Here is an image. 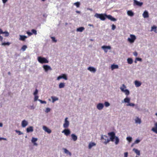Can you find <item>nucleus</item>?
Returning a JSON list of instances; mask_svg holds the SVG:
<instances>
[{
  "mask_svg": "<svg viewBox=\"0 0 157 157\" xmlns=\"http://www.w3.org/2000/svg\"><path fill=\"white\" fill-rule=\"evenodd\" d=\"M34 101H36L38 100V96L37 95H34Z\"/></svg>",
  "mask_w": 157,
  "mask_h": 157,
  "instance_id": "45",
  "label": "nucleus"
},
{
  "mask_svg": "<svg viewBox=\"0 0 157 157\" xmlns=\"http://www.w3.org/2000/svg\"><path fill=\"white\" fill-rule=\"evenodd\" d=\"M4 34H5L4 36L5 37H8L9 36V34L7 31H5L4 32Z\"/></svg>",
  "mask_w": 157,
  "mask_h": 157,
  "instance_id": "39",
  "label": "nucleus"
},
{
  "mask_svg": "<svg viewBox=\"0 0 157 157\" xmlns=\"http://www.w3.org/2000/svg\"><path fill=\"white\" fill-rule=\"evenodd\" d=\"M43 68L46 72L48 70H52V68L50 66L48 65H44L43 66Z\"/></svg>",
  "mask_w": 157,
  "mask_h": 157,
  "instance_id": "11",
  "label": "nucleus"
},
{
  "mask_svg": "<svg viewBox=\"0 0 157 157\" xmlns=\"http://www.w3.org/2000/svg\"><path fill=\"white\" fill-rule=\"evenodd\" d=\"M62 133H64L65 135L68 136L70 134L71 132L69 129H65L62 132Z\"/></svg>",
  "mask_w": 157,
  "mask_h": 157,
  "instance_id": "10",
  "label": "nucleus"
},
{
  "mask_svg": "<svg viewBox=\"0 0 157 157\" xmlns=\"http://www.w3.org/2000/svg\"><path fill=\"white\" fill-rule=\"evenodd\" d=\"M71 137L72 139L74 141H75L77 139V137L76 135L74 134H72L71 135Z\"/></svg>",
  "mask_w": 157,
  "mask_h": 157,
  "instance_id": "20",
  "label": "nucleus"
},
{
  "mask_svg": "<svg viewBox=\"0 0 157 157\" xmlns=\"http://www.w3.org/2000/svg\"><path fill=\"white\" fill-rule=\"evenodd\" d=\"M133 151H134L138 155H140V151L138 150L137 149H136L135 148H133Z\"/></svg>",
  "mask_w": 157,
  "mask_h": 157,
  "instance_id": "25",
  "label": "nucleus"
},
{
  "mask_svg": "<svg viewBox=\"0 0 157 157\" xmlns=\"http://www.w3.org/2000/svg\"><path fill=\"white\" fill-rule=\"evenodd\" d=\"M37 60L38 62L41 63H48V61L44 57L41 56L38 57Z\"/></svg>",
  "mask_w": 157,
  "mask_h": 157,
  "instance_id": "2",
  "label": "nucleus"
},
{
  "mask_svg": "<svg viewBox=\"0 0 157 157\" xmlns=\"http://www.w3.org/2000/svg\"><path fill=\"white\" fill-rule=\"evenodd\" d=\"M124 102L125 103H129L130 101V98H126L124 99Z\"/></svg>",
  "mask_w": 157,
  "mask_h": 157,
  "instance_id": "30",
  "label": "nucleus"
},
{
  "mask_svg": "<svg viewBox=\"0 0 157 157\" xmlns=\"http://www.w3.org/2000/svg\"><path fill=\"white\" fill-rule=\"evenodd\" d=\"M27 48V46L25 45H24L22 46L21 48V49L23 51H25L26 49Z\"/></svg>",
  "mask_w": 157,
  "mask_h": 157,
  "instance_id": "38",
  "label": "nucleus"
},
{
  "mask_svg": "<svg viewBox=\"0 0 157 157\" xmlns=\"http://www.w3.org/2000/svg\"><path fill=\"white\" fill-rule=\"evenodd\" d=\"M143 16L144 18L148 17L149 15L148 12L147 11H145L143 14Z\"/></svg>",
  "mask_w": 157,
  "mask_h": 157,
  "instance_id": "19",
  "label": "nucleus"
},
{
  "mask_svg": "<svg viewBox=\"0 0 157 157\" xmlns=\"http://www.w3.org/2000/svg\"><path fill=\"white\" fill-rule=\"evenodd\" d=\"M74 5L76 6L78 8L80 6V3L79 2H77L74 3Z\"/></svg>",
  "mask_w": 157,
  "mask_h": 157,
  "instance_id": "36",
  "label": "nucleus"
},
{
  "mask_svg": "<svg viewBox=\"0 0 157 157\" xmlns=\"http://www.w3.org/2000/svg\"><path fill=\"white\" fill-rule=\"evenodd\" d=\"M129 104H128L127 105V106H135V104L133 103H128Z\"/></svg>",
  "mask_w": 157,
  "mask_h": 157,
  "instance_id": "46",
  "label": "nucleus"
},
{
  "mask_svg": "<svg viewBox=\"0 0 157 157\" xmlns=\"http://www.w3.org/2000/svg\"><path fill=\"white\" fill-rule=\"evenodd\" d=\"M96 144L94 142H91L90 143L89 145V149L91 148L93 146H95Z\"/></svg>",
  "mask_w": 157,
  "mask_h": 157,
  "instance_id": "27",
  "label": "nucleus"
},
{
  "mask_svg": "<svg viewBox=\"0 0 157 157\" xmlns=\"http://www.w3.org/2000/svg\"><path fill=\"white\" fill-rule=\"evenodd\" d=\"M43 129L45 132H47L48 133H50L52 132L51 130L46 126H43Z\"/></svg>",
  "mask_w": 157,
  "mask_h": 157,
  "instance_id": "13",
  "label": "nucleus"
},
{
  "mask_svg": "<svg viewBox=\"0 0 157 157\" xmlns=\"http://www.w3.org/2000/svg\"><path fill=\"white\" fill-rule=\"evenodd\" d=\"M112 30H114L116 28V26H115V25H114L113 24L112 25Z\"/></svg>",
  "mask_w": 157,
  "mask_h": 157,
  "instance_id": "49",
  "label": "nucleus"
},
{
  "mask_svg": "<svg viewBox=\"0 0 157 157\" xmlns=\"http://www.w3.org/2000/svg\"><path fill=\"white\" fill-rule=\"evenodd\" d=\"M33 143V145H34L37 146V144L36 143V142H34V143Z\"/></svg>",
  "mask_w": 157,
  "mask_h": 157,
  "instance_id": "60",
  "label": "nucleus"
},
{
  "mask_svg": "<svg viewBox=\"0 0 157 157\" xmlns=\"http://www.w3.org/2000/svg\"><path fill=\"white\" fill-rule=\"evenodd\" d=\"M104 107V105L103 104L101 103H98L97 106V108L99 110H101Z\"/></svg>",
  "mask_w": 157,
  "mask_h": 157,
  "instance_id": "12",
  "label": "nucleus"
},
{
  "mask_svg": "<svg viewBox=\"0 0 157 157\" xmlns=\"http://www.w3.org/2000/svg\"><path fill=\"white\" fill-rule=\"evenodd\" d=\"M135 84L136 87H138L140 86L141 83L140 82L137 81H135Z\"/></svg>",
  "mask_w": 157,
  "mask_h": 157,
  "instance_id": "23",
  "label": "nucleus"
},
{
  "mask_svg": "<svg viewBox=\"0 0 157 157\" xmlns=\"http://www.w3.org/2000/svg\"><path fill=\"white\" fill-rule=\"evenodd\" d=\"M51 98L52 99V102H54L55 101H57L58 100V98L55 97H52Z\"/></svg>",
  "mask_w": 157,
  "mask_h": 157,
  "instance_id": "35",
  "label": "nucleus"
},
{
  "mask_svg": "<svg viewBox=\"0 0 157 157\" xmlns=\"http://www.w3.org/2000/svg\"><path fill=\"white\" fill-rule=\"evenodd\" d=\"M33 128L32 126H30L26 129V131L27 132H32L33 131Z\"/></svg>",
  "mask_w": 157,
  "mask_h": 157,
  "instance_id": "18",
  "label": "nucleus"
},
{
  "mask_svg": "<svg viewBox=\"0 0 157 157\" xmlns=\"http://www.w3.org/2000/svg\"><path fill=\"white\" fill-rule=\"evenodd\" d=\"M101 48L104 50L105 52H108V49H111V47L109 46H106L104 45L102 46Z\"/></svg>",
  "mask_w": 157,
  "mask_h": 157,
  "instance_id": "9",
  "label": "nucleus"
},
{
  "mask_svg": "<svg viewBox=\"0 0 157 157\" xmlns=\"http://www.w3.org/2000/svg\"><path fill=\"white\" fill-rule=\"evenodd\" d=\"M2 34H4V32L1 29H0V35Z\"/></svg>",
  "mask_w": 157,
  "mask_h": 157,
  "instance_id": "56",
  "label": "nucleus"
},
{
  "mask_svg": "<svg viewBox=\"0 0 157 157\" xmlns=\"http://www.w3.org/2000/svg\"><path fill=\"white\" fill-rule=\"evenodd\" d=\"M31 31L32 32V33L33 34H34L35 35L37 34V32L36 30L34 29H33Z\"/></svg>",
  "mask_w": 157,
  "mask_h": 157,
  "instance_id": "41",
  "label": "nucleus"
},
{
  "mask_svg": "<svg viewBox=\"0 0 157 157\" xmlns=\"http://www.w3.org/2000/svg\"><path fill=\"white\" fill-rule=\"evenodd\" d=\"M64 152L65 153H66L67 154H68L70 156H71V153L70 152H69L67 150L66 148L64 149Z\"/></svg>",
  "mask_w": 157,
  "mask_h": 157,
  "instance_id": "34",
  "label": "nucleus"
},
{
  "mask_svg": "<svg viewBox=\"0 0 157 157\" xmlns=\"http://www.w3.org/2000/svg\"><path fill=\"white\" fill-rule=\"evenodd\" d=\"M128 63L129 64H132L133 63V60L132 58H128L127 59Z\"/></svg>",
  "mask_w": 157,
  "mask_h": 157,
  "instance_id": "29",
  "label": "nucleus"
},
{
  "mask_svg": "<svg viewBox=\"0 0 157 157\" xmlns=\"http://www.w3.org/2000/svg\"><path fill=\"white\" fill-rule=\"evenodd\" d=\"M3 40V37L0 36V41H2Z\"/></svg>",
  "mask_w": 157,
  "mask_h": 157,
  "instance_id": "59",
  "label": "nucleus"
},
{
  "mask_svg": "<svg viewBox=\"0 0 157 157\" xmlns=\"http://www.w3.org/2000/svg\"><path fill=\"white\" fill-rule=\"evenodd\" d=\"M88 70L93 73H95L96 71V69L95 68L91 67H88Z\"/></svg>",
  "mask_w": 157,
  "mask_h": 157,
  "instance_id": "17",
  "label": "nucleus"
},
{
  "mask_svg": "<svg viewBox=\"0 0 157 157\" xmlns=\"http://www.w3.org/2000/svg\"><path fill=\"white\" fill-rule=\"evenodd\" d=\"M61 78H63L65 80H67V75L65 74H62L61 75L57 77V79L59 80Z\"/></svg>",
  "mask_w": 157,
  "mask_h": 157,
  "instance_id": "7",
  "label": "nucleus"
},
{
  "mask_svg": "<svg viewBox=\"0 0 157 157\" xmlns=\"http://www.w3.org/2000/svg\"><path fill=\"white\" fill-rule=\"evenodd\" d=\"M27 34L29 36H31L33 34V33L29 32H27Z\"/></svg>",
  "mask_w": 157,
  "mask_h": 157,
  "instance_id": "51",
  "label": "nucleus"
},
{
  "mask_svg": "<svg viewBox=\"0 0 157 157\" xmlns=\"http://www.w3.org/2000/svg\"><path fill=\"white\" fill-rule=\"evenodd\" d=\"M84 29V28L83 27H80L77 29V31L78 32H82Z\"/></svg>",
  "mask_w": 157,
  "mask_h": 157,
  "instance_id": "31",
  "label": "nucleus"
},
{
  "mask_svg": "<svg viewBox=\"0 0 157 157\" xmlns=\"http://www.w3.org/2000/svg\"><path fill=\"white\" fill-rule=\"evenodd\" d=\"M6 139L3 138H0V140H6Z\"/></svg>",
  "mask_w": 157,
  "mask_h": 157,
  "instance_id": "61",
  "label": "nucleus"
},
{
  "mask_svg": "<svg viewBox=\"0 0 157 157\" xmlns=\"http://www.w3.org/2000/svg\"><path fill=\"white\" fill-rule=\"evenodd\" d=\"M10 44V43L9 42H3L2 44V45H4V46H6V45H7L9 46Z\"/></svg>",
  "mask_w": 157,
  "mask_h": 157,
  "instance_id": "37",
  "label": "nucleus"
},
{
  "mask_svg": "<svg viewBox=\"0 0 157 157\" xmlns=\"http://www.w3.org/2000/svg\"><path fill=\"white\" fill-rule=\"evenodd\" d=\"M140 142V140H136L135 141V143L136 144H137L139 143Z\"/></svg>",
  "mask_w": 157,
  "mask_h": 157,
  "instance_id": "55",
  "label": "nucleus"
},
{
  "mask_svg": "<svg viewBox=\"0 0 157 157\" xmlns=\"http://www.w3.org/2000/svg\"><path fill=\"white\" fill-rule=\"evenodd\" d=\"M106 18H108V19L110 20L111 21H115L116 19L112 17L111 15H105Z\"/></svg>",
  "mask_w": 157,
  "mask_h": 157,
  "instance_id": "14",
  "label": "nucleus"
},
{
  "mask_svg": "<svg viewBox=\"0 0 157 157\" xmlns=\"http://www.w3.org/2000/svg\"><path fill=\"white\" fill-rule=\"evenodd\" d=\"M38 90L37 89H36L35 91L33 93V94L34 95H37V94H38Z\"/></svg>",
  "mask_w": 157,
  "mask_h": 157,
  "instance_id": "47",
  "label": "nucleus"
},
{
  "mask_svg": "<svg viewBox=\"0 0 157 157\" xmlns=\"http://www.w3.org/2000/svg\"><path fill=\"white\" fill-rule=\"evenodd\" d=\"M51 39L52 40L56 42L57 41L56 40L55 38L54 37H51Z\"/></svg>",
  "mask_w": 157,
  "mask_h": 157,
  "instance_id": "48",
  "label": "nucleus"
},
{
  "mask_svg": "<svg viewBox=\"0 0 157 157\" xmlns=\"http://www.w3.org/2000/svg\"><path fill=\"white\" fill-rule=\"evenodd\" d=\"M127 140L129 142H130L132 141V138L130 137H127Z\"/></svg>",
  "mask_w": 157,
  "mask_h": 157,
  "instance_id": "42",
  "label": "nucleus"
},
{
  "mask_svg": "<svg viewBox=\"0 0 157 157\" xmlns=\"http://www.w3.org/2000/svg\"><path fill=\"white\" fill-rule=\"evenodd\" d=\"M128 155V153L127 152H125L124 153V157H127Z\"/></svg>",
  "mask_w": 157,
  "mask_h": 157,
  "instance_id": "52",
  "label": "nucleus"
},
{
  "mask_svg": "<svg viewBox=\"0 0 157 157\" xmlns=\"http://www.w3.org/2000/svg\"><path fill=\"white\" fill-rule=\"evenodd\" d=\"M136 60L138 61H141L142 60V59L139 58H136Z\"/></svg>",
  "mask_w": 157,
  "mask_h": 157,
  "instance_id": "53",
  "label": "nucleus"
},
{
  "mask_svg": "<svg viewBox=\"0 0 157 157\" xmlns=\"http://www.w3.org/2000/svg\"><path fill=\"white\" fill-rule=\"evenodd\" d=\"M59 88H63L65 86V83L61 82L59 83Z\"/></svg>",
  "mask_w": 157,
  "mask_h": 157,
  "instance_id": "32",
  "label": "nucleus"
},
{
  "mask_svg": "<svg viewBox=\"0 0 157 157\" xmlns=\"http://www.w3.org/2000/svg\"><path fill=\"white\" fill-rule=\"evenodd\" d=\"M105 15H106V14H100L96 13L95 14L94 16L97 18H99L101 20L104 21L106 18Z\"/></svg>",
  "mask_w": 157,
  "mask_h": 157,
  "instance_id": "3",
  "label": "nucleus"
},
{
  "mask_svg": "<svg viewBox=\"0 0 157 157\" xmlns=\"http://www.w3.org/2000/svg\"><path fill=\"white\" fill-rule=\"evenodd\" d=\"M20 38H19V40H22V41H25V39L26 38H27V36H24V35H20Z\"/></svg>",
  "mask_w": 157,
  "mask_h": 157,
  "instance_id": "22",
  "label": "nucleus"
},
{
  "mask_svg": "<svg viewBox=\"0 0 157 157\" xmlns=\"http://www.w3.org/2000/svg\"><path fill=\"white\" fill-rule=\"evenodd\" d=\"M104 104L106 107H108L110 105V104L108 102H105Z\"/></svg>",
  "mask_w": 157,
  "mask_h": 157,
  "instance_id": "44",
  "label": "nucleus"
},
{
  "mask_svg": "<svg viewBox=\"0 0 157 157\" xmlns=\"http://www.w3.org/2000/svg\"><path fill=\"white\" fill-rule=\"evenodd\" d=\"M128 15L131 17L133 16L134 15V13L131 10H128L127 12Z\"/></svg>",
  "mask_w": 157,
  "mask_h": 157,
  "instance_id": "24",
  "label": "nucleus"
},
{
  "mask_svg": "<svg viewBox=\"0 0 157 157\" xmlns=\"http://www.w3.org/2000/svg\"><path fill=\"white\" fill-rule=\"evenodd\" d=\"M76 12L77 13H80V12L79 11H76Z\"/></svg>",
  "mask_w": 157,
  "mask_h": 157,
  "instance_id": "63",
  "label": "nucleus"
},
{
  "mask_svg": "<svg viewBox=\"0 0 157 157\" xmlns=\"http://www.w3.org/2000/svg\"><path fill=\"white\" fill-rule=\"evenodd\" d=\"M135 122L136 123H138L140 124L141 123V119L139 118L138 117H137L135 119Z\"/></svg>",
  "mask_w": 157,
  "mask_h": 157,
  "instance_id": "33",
  "label": "nucleus"
},
{
  "mask_svg": "<svg viewBox=\"0 0 157 157\" xmlns=\"http://www.w3.org/2000/svg\"><path fill=\"white\" fill-rule=\"evenodd\" d=\"M68 118L66 117L64 123L63 124V127L64 128H68L69 126V122L67 121Z\"/></svg>",
  "mask_w": 157,
  "mask_h": 157,
  "instance_id": "8",
  "label": "nucleus"
},
{
  "mask_svg": "<svg viewBox=\"0 0 157 157\" xmlns=\"http://www.w3.org/2000/svg\"><path fill=\"white\" fill-rule=\"evenodd\" d=\"M38 100L42 104H46V102L45 101H43L40 99H38Z\"/></svg>",
  "mask_w": 157,
  "mask_h": 157,
  "instance_id": "43",
  "label": "nucleus"
},
{
  "mask_svg": "<svg viewBox=\"0 0 157 157\" xmlns=\"http://www.w3.org/2000/svg\"><path fill=\"white\" fill-rule=\"evenodd\" d=\"M89 26H93V25H91V24H89L88 25Z\"/></svg>",
  "mask_w": 157,
  "mask_h": 157,
  "instance_id": "64",
  "label": "nucleus"
},
{
  "mask_svg": "<svg viewBox=\"0 0 157 157\" xmlns=\"http://www.w3.org/2000/svg\"><path fill=\"white\" fill-rule=\"evenodd\" d=\"M16 132H19V135H21L22 134V133H21L20 131H16Z\"/></svg>",
  "mask_w": 157,
  "mask_h": 157,
  "instance_id": "58",
  "label": "nucleus"
},
{
  "mask_svg": "<svg viewBox=\"0 0 157 157\" xmlns=\"http://www.w3.org/2000/svg\"><path fill=\"white\" fill-rule=\"evenodd\" d=\"M126 88V86L124 84H123L122 85V86L120 88L122 91L126 95H128L129 94L130 92L127 89H124Z\"/></svg>",
  "mask_w": 157,
  "mask_h": 157,
  "instance_id": "4",
  "label": "nucleus"
},
{
  "mask_svg": "<svg viewBox=\"0 0 157 157\" xmlns=\"http://www.w3.org/2000/svg\"><path fill=\"white\" fill-rule=\"evenodd\" d=\"M133 55L136 56H137L138 55L137 53L136 52H135L133 53Z\"/></svg>",
  "mask_w": 157,
  "mask_h": 157,
  "instance_id": "54",
  "label": "nucleus"
},
{
  "mask_svg": "<svg viewBox=\"0 0 157 157\" xmlns=\"http://www.w3.org/2000/svg\"><path fill=\"white\" fill-rule=\"evenodd\" d=\"M157 28V27L156 26H155V25L153 26H152L151 27V31H152L154 30L155 33H157V32L156 31Z\"/></svg>",
  "mask_w": 157,
  "mask_h": 157,
  "instance_id": "28",
  "label": "nucleus"
},
{
  "mask_svg": "<svg viewBox=\"0 0 157 157\" xmlns=\"http://www.w3.org/2000/svg\"><path fill=\"white\" fill-rule=\"evenodd\" d=\"M108 135L110 136V140L112 142H114V139H115V144H118L119 141V139L116 136L115 133L114 132H109L108 133Z\"/></svg>",
  "mask_w": 157,
  "mask_h": 157,
  "instance_id": "1",
  "label": "nucleus"
},
{
  "mask_svg": "<svg viewBox=\"0 0 157 157\" xmlns=\"http://www.w3.org/2000/svg\"><path fill=\"white\" fill-rule=\"evenodd\" d=\"M111 69L112 70H113L114 69H117L118 68V65H115L113 64L111 65Z\"/></svg>",
  "mask_w": 157,
  "mask_h": 157,
  "instance_id": "26",
  "label": "nucleus"
},
{
  "mask_svg": "<svg viewBox=\"0 0 157 157\" xmlns=\"http://www.w3.org/2000/svg\"><path fill=\"white\" fill-rule=\"evenodd\" d=\"M3 124L2 123H0V127H2V126Z\"/></svg>",
  "mask_w": 157,
  "mask_h": 157,
  "instance_id": "62",
  "label": "nucleus"
},
{
  "mask_svg": "<svg viewBox=\"0 0 157 157\" xmlns=\"http://www.w3.org/2000/svg\"><path fill=\"white\" fill-rule=\"evenodd\" d=\"M50 111V109L49 108H47L46 109V113H48Z\"/></svg>",
  "mask_w": 157,
  "mask_h": 157,
  "instance_id": "50",
  "label": "nucleus"
},
{
  "mask_svg": "<svg viewBox=\"0 0 157 157\" xmlns=\"http://www.w3.org/2000/svg\"><path fill=\"white\" fill-rule=\"evenodd\" d=\"M28 122L24 120L22 122L21 126L23 127H25L28 125Z\"/></svg>",
  "mask_w": 157,
  "mask_h": 157,
  "instance_id": "16",
  "label": "nucleus"
},
{
  "mask_svg": "<svg viewBox=\"0 0 157 157\" xmlns=\"http://www.w3.org/2000/svg\"><path fill=\"white\" fill-rule=\"evenodd\" d=\"M37 140V139L34 137H33L32 140V143L35 142Z\"/></svg>",
  "mask_w": 157,
  "mask_h": 157,
  "instance_id": "40",
  "label": "nucleus"
},
{
  "mask_svg": "<svg viewBox=\"0 0 157 157\" xmlns=\"http://www.w3.org/2000/svg\"><path fill=\"white\" fill-rule=\"evenodd\" d=\"M104 137L105 138V139H104V137H103V136H102L101 137V140H104V141H103V143L105 144H106L109 142L110 140L109 139L108 137L107 136L104 135Z\"/></svg>",
  "mask_w": 157,
  "mask_h": 157,
  "instance_id": "6",
  "label": "nucleus"
},
{
  "mask_svg": "<svg viewBox=\"0 0 157 157\" xmlns=\"http://www.w3.org/2000/svg\"><path fill=\"white\" fill-rule=\"evenodd\" d=\"M134 4L139 6H141L143 4L142 2H140L136 0H134Z\"/></svg>",
  "mask_w": 157,
  "mask_h": 157,
  "instance_id": "15",
  "label": "nucleus"
},
{
  "mask_svg": "<svg viewBox=\"0 0 157 157\" xmlns=\"http://www.w3.org/2000/svg\"><path fill=\"white\" fill-rule=\"evenodd\" d=\"M8 0H2L3 2L4 3H6L7 1Z\"/></svg>",
  "mask_w": 157,
  "mask_h": 157,
  "instance_id": "57",
  "label": "nucleus"
},
{
  "mask_svg": "<svg viewBox=\"0 0 157 157\" xmlns=\"http://www.w3.org/2000/svg\"><path fill=\"white\" fill-rule=\"evenodd\" d=\"M130 37V38H128V41L131 43H133L136 39V36L134 35L131 34Z\"/></svg>",
  "mask_w": 157,
  "mask_h": 157,
  "instance_id": "5",
  "label": "nucleus"
},
{
  "mask_svg": "<svg viewBox=\"0 0 157 157\" xmlns=\"http://www.w3.org/2000/svg\"><path fill=\"white\" fill-rule=\"evenodd\" d=\"M155 127L153 128L152 129V130L157 133V122L155 124Z\"/></svg>",
  "mask_w": 157,
  "mask_h": 157,
  "instance_id": "21",
  "label": "nucleus"
}]
</instances>
